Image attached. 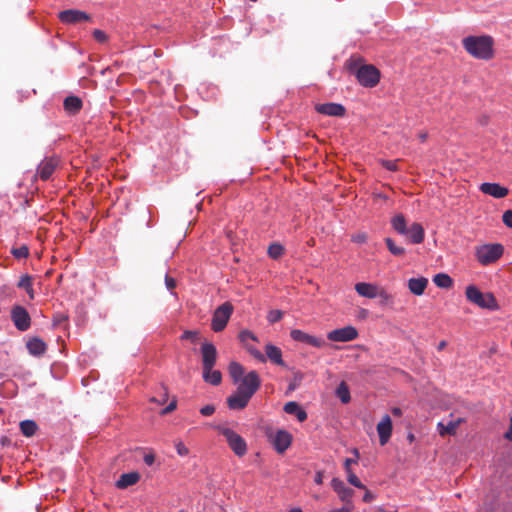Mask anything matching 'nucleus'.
Here are the masks:
<instances>
[{"label": "nucleus", "instance_id": "f257e3e1", "mask_svg": "<svg viewBox=\"0 0 512 512\" xmlns=\"http://www.w3.org/2000/svg\"><path fill=\"white\" fill-rule=\"evenodd\" d=\"M462 45L473 58L490 60L494 57V39L490 35L467 36L462 39Z\"/></svg>", "mask_w": 512, "mask_h": 512}, {"label": "nucleus", "instance_id": "f03ea898", "mask_svg": "<svg viewBox=\"0 0 512 512\" xmlns=\"http://www.w3.org/2000/svg\"><path fill=\"white\" fill-rule=\"evenodd\" d=\"M392 228L400 235L406 236L411 243L420 244L424 241L425 232L420 223L414 222L407 227L403 214H396L391 220Z\"/></svg>", "mask_w": 512, "mask_h": 512}, {"label": "nucleus", "instance_id": "7ed1b4c3", "mask_svg": "<svg viewBox=\"0 0 512 512\" xmlns=\"http://www.w3.org/2000/svg\"><path fill=\"white\" fill-rule=\"evenodd\" d=\"M466 298L469 302L477 305L482 309H497V301L492 293H482L475 285H469L465 291Z\"/></svg>", "mask_w": 512, "mask_h": 512}, {"label": "nucleus", "instance_id": "20e7f679", "mask_svg": "<svg viewBox=\"0 0 512 512\" xmlns=\"http://www.w3.org/2000/svg\"><path fill=\"white\" fill-rule=\"evenodd\" d=\"M504 252V247L499 243L484 244L476 248V258L482 265L496 262Z\"/></svg>", "mask_w": 512, "mask_h": 512}, {"label": "nucleus", "instance_id": "39448f33", "mask_svg": "<svg viewBox=\"0 0 512 512\" xmlns=\"http://www.w3.org/2000/svg\"><path fill=\"white\" fill-rule=\"evenodd\" d=\"M220 433L225 437L231 450L239 457L247 452V444L245 440L235 431L227 427H218Z\"/></svg>", "mask_w": 512, "mask_h": 512}, {"label": "nucleus", "instance_id": "423d86ee", "mask_svg": "<svg viewBox=\"0 0 512 512\" xmlns=\"http://www.w3.org/2000/svg\"><path fill=\"white\" fill-rule=\"evenodd\" d=\"M355 75L364 87H375L380 80V71L373 65H362L356 70Z\"/></svg>", "mask_w": 512, "mask_h": 512}, {"label": "nucleus", "instance_id": "0eeeda50", "mask_svg": "<svg viewBox=\"0 0 512 512\" xmlns=\"http://www.w3.org/2000/svg\"><path fill=\"white\" fill-rule=\"evenodd\" d=\"M233 312V306L230 302L220 305L213 314L211 328L214 332H220L226 327Z\"/></svg>", "mask_w": 512, "mask_h": 512}, {"label": "nucleus", "instance_id": "6e6552de", "mask_svg": "<svg viewBox=\"0 0 512 512\" xmlns=\"http://www.w3.org/2000/svg\"><path fill=\"white\" fill-rule=\"evenodd\" d=\"M267 437L275 450L280 454L284 453L292 442V435L283 429L277 430L276 432H267Z\"/></svg>", "mask_w": 512, "mask_h": 512}, {"label": "nucleus", "instance_id": "1a4fd4ad", "mask_svg": "<svg viewBox=\"0 0 512 512\" xmlns=\"http://www.w3.org/2000/svg\"><path fill=\"white\" fill-rule=\"evenodd\" d=\"M239 382L237 390L245 392L250 397H253L261 386V380L256 371H250Z\"/></svg>", "mask_w": 512, "mask_h": 512}, {"label": "nucleus", "instance_id": "9d476101", "mask_svg": "<svg viewBox=\"0 0 512 512\" xmlns=\"http://www.w3.org/2000/svg\"><path fill=\"white\" fill-rule=\"evenodd\" d=\"M290 337L294 341L305 343L315 348H322L326 345V341L323 338L310 335L300 329L291 330Z\"/></svg>", "mask_w": 512, "mask_h": 512}, {"label": "nucleus", "instance_id": "9b49d317", "mask_svg": "<svg viewBox=\"0 0 512 512\" xmlns=\"http://www.w3.org/2000/svg\"><path fill=\"white\" fill-rule=\"evenodd\" d=\"M11 319L15 327L20 331H26L31 324L29 313L22 306H15L11 311Z\"/></svg>", "mask_w": 512, "mask_h": 512}, {"label": "nucleus", "instance_id": "f8f14e48", "mask_svg": "<svg viewBox=\"0 0 512 512\" xmlns=\"http://www.w3.org/2000/svg\"><path fill=\"white\" fill-rule=\"evenodd\" d=\"M358 336L357 330L353 326H346L340 329H335L327 334V338L334 342H348L356 339Z\"/></svg>", "mask_w": 512, "mask_h": 512}, {"label": "nucleus", "instance_id": "ddd939ff", "mask_svg": "<svg viewBox=\"0 0 512 512\" xmlns=\"http://www.w3.org/2000/svg\"><path fill=\"white\" fill-rule=\"evenodd\" d=\"M59 165V159L55 156L46 157L37 168V175L41 180H48Z\"/></svg>", "mask_w": 512, "mask_h": 512}, {"label": "nucleus", "instance_id": "4468645a", "mask_svg": "<svg viewBox=\"0 0 512 512\" xmlns=\"http://www.w3.org/2000/svg\"><path fill=\"white\" fill-rule=\"evenodd\" d=\"M315 110L326 116H332V117H344L346 114V108L339 103H323V104H316Z\"/></svg>", "mask_w": 512, "mask_h": 512}, {"label": "nucleus", "instance_id": "2eb2a0df", "mask_svg": "<svg viewBox=\"0 0 512 512\" xmlns=\"http://www.w3.org/2000/svg\"><path fill=\"white\" fill-rule=\"evenodd\" d=\"M59 19L65 24H76L90 20V16L80 10L68 9L59 13Z\"/></svg>", "mask_w": 512, "mask_h": 512}, {"label": "nucleus", "instance_id": "dca6fc26", "mask_svg": "<svg viewBox=\"0 0 512 512\" xmlns=\"http://www.w3.org/2000/svg\"><path fill=\"white\" fill-rule=\"evenodd\" d=\"M331 486L344 504L351 505L354 495V491L351 488L347 487L344 482L338 478L332 479Z\"/></svg>", "mask_w": 512, "mask_h": 512}, {"label": "nucleus", "instance_id": "f3484780", "mask_svg": "<svg viewBox=\"0 0 512 512\" xmlns=\"http://www.w3.org/2000/svg\"><path fill=\"white\" fill-rule=\"evenodd\" d=\"M377 433L379 435V442L383 446L388 443L392 435V420L389 415H384L381 421L376 426Z\"/></svg>", "mask_w": 512, "mask_h": 512}, {"label": "nucleus", "instance_id": "a211bd4d", "mask_svg": "<svg viewBox=\"0 0 512 512\" xmlns=\"http://www.w3.org/2000/svg\"><path fill=\"white\" fill-rule=\"evenodd\" d=\"M201 356L203 368L214 367L217 360L216 347L209 342H204L201 345Z\"/></svg>", "mask_w": 512, "mask_h": 512}, {"label": "nucleus", "instance_id": "6ab92c4d", "mask_svg": "<svg viewBox=\"0 0 512 512\" xmlns=\"http://www.w3.org/2000/svg\"><path fill=\"white\" fill-rule=\"evenodd\" d=\"M251 398L245 392L236 390L227 398V406L231 410H242L248 405Z\"/></svg>", "mask_w": 512, "mask_h": 512}, {"label": "nucleus", "instance_id": "aec40b11", "mask_svg": "<svg viewBox=\"0 0 512 512\" xmlns=\"http://www.w3.org/2000/svg\"><path fill=\"white\" fill-rule=\"evenodd\" d=\"M480 191L484 194L490 195L494 198L501 199L508 195V188L501 186L498 183L485 182L480 185Z\"/></svg>", "mask_w": 512, "mask_h": 512}, {"label": "nucleus", "instance_id": "412c9836", "mask_svg": "<svg viewBox=\"0 0 512 512\" xmlns=\"http://www.w3.org/2000/svg\"><path fill=\"white\" fill-rule=\"evenodd\" d=\"M63 107L67 114L76 115L81 111L83 102L81 98L71 95L64 99Z\"/></svg>", "mask_w": 512, "mask_h": 512}, {"label": "nucleus", "instance_id": "4be33fe9", "mask_svg": "<svg viewBox=\"0 0 512 512\" xmlns=\"http://www.w3.org/2000/svg\"><path fill=\"white\" fill-rule=\"evenodd\" d=\"M379 286L372 283L359 282L355 284L356 292L365 298L374 299L377 298V291Z\"/></svg>", "mask_w": 512, "mask_h": 512}, {"label": "nucleus", "instance_id": "5701e85b", "mask_svg": "<svg viewBox=\"0 0 512 512\" xmlns=\"http://www.w3.org/2000/svg\"><path fill=\"white\" fill-rule=\"evenodd\" d=\"M266 359H269L273 364L285 367L286 364L282 358V351L279 347L273 344L265 346Z\"/></svg>", "mask_w": 512, "mask_h": 512}, {"label": "nucleus", "instance_id": "b1692460", "mask_svg": "<svg viewBox=\"0 0 512 512\" xmlns=\"http://www.w3.org/2000/svg\"><path fill=\"white\" fill-rule=\"evenodd\" d=\"M140 480V474L136 471L129 473H123L116 481V487L118 489H125L129 486L135 485Z\"/></svg>", "mask_w": 512, "mask_h": 512}, {"label": "nucleus", "instance_id": "393cba45", "mask_svg": "<svg viewBox=\"0 0 512 512\" xmlns=\"http://www.w3.org/2000/svg\"><path fill=\"white\" fill-rule=\"evenodd\" d=\"M428 284L425 277L411 278L408 281V288L414 295L420 296L424 293Z\"/></svg>", "mask_w": 512, "mask_h": 512}, {"label": "nucleus", "instance_id": "a878e982", "mask_svg": "<svg viewBox=\"0 0 512 512\" xmlns=\"http://www.w3.org/2000/svg\"><path fill=\"white\" fill-rule=\"evenodd\" d=\"M283 409L287 414L295 415L297 417L298 421H300V422H303L307 419L306 411L304 409H302L297 402H294V401L287 402L284 405Z\"/></svg>", "mask_w": 512, "mask_h": 512}, {"label": "nucleus", "instance_id": "bb28decb", "mask_svg": "<svg viewBox=\"0 0 512 512\" xmlns=\"http://www.w3.org/2000/svg\"><path fill=\"white\" fill-rule=\"evenodd\" d=\"M203 380L213 386H218L222 381V374L219 370H213V367L203 368Z\"/></svg>", "mask_w": 512, "mask_h": 512}, {"label": "nucleus", "instance_id": "cd10ccee", "mask_svg": "<svg viewBox=\"0 0 512 512\" xmlns=\"http://www.w3.org/2000/svg\"><path fill=\"white\" fill-rule=\"evenodd\" d=\"M27 349L34 356H41L47 349L46 343L40 338H32L27 342Z\"/></svg>", "mask_w": 512, "mask_h": 512}, {"label": "nucleus", "instance_id": "c85d7f7f", "mask_svg": "<svg viewBox=\"0 0 512 512\" xmlns=\"http://www.w3.org/2000/svg\"><path fill=\"white\" fill-rule=\"evenodd\" d=\"M460 423L461 419L456 421H449L446 425L442 422L438 423L439 434L441 436L454 435Z\"/></svg>", "mask_w": 512, "mask_h": 512}, {"label": "nucleus", "instance_id": "c756f323", "mask_svg": "<svg viewBox=\"0 0 512 512\" xmlns=\"http://www.w3.org/2000/svg\"><path fill=\"white\" fill-rule=\"evenodd\" d=\"M229 375L234 383H238L244 377V367L238 362H231L228 367Z\"/></svg>", "mask_w": 512, "mask_h": 512}, {"label": "nucleus", "instance_id": "7c9ffc66", "mask_svg": "<svg viewBox=\"0 0 512 512\" xmlns=\"http://www.w3.org/2000/svg\"><path fill=\"white\" fill-rule=\"evenodd\" d=\"M433 282L435 285L439 288H451L453 286V280L452 278L445 273H438L434 276Z\"/></svg>", "mask_w": 512, "mask_h": 512}, {"label": "nucleus", "instance_id": "2f4dec72", "mask_svg": "<svg viewBox=\"0 0 512 512\" xmlns=\"http://www.w3.org/2000/svg\"><path fill=\"white\" fill-rule=\"evenodd\" d=\"M38 429V426L33 420H23L20 422V431L26 437L33 436Z\"/></svg>", "mask_w": 512, "mask_h": 512}, {"label": "nucleus", "instance_id": "473e14b6", "mask_svg": "<svg viewBox=\"0 0 512 512\" xmlns=\"http://www.w3.org/2000/svg\"><path fill=\"white\" fill-rule=\"evenodd\" d=\"M486 512H512V503L497 501L486 508Z\"/></svg>", "mask_w": 512, "mask_h": 512}, {"label": "nucleus", "instance_id": "72a5a7b5", "mask_svg": "<svg viewBox=\"0 0 512 512\" xmlns=\"http://www.w3.org/2000/svg\"><path fill=\"white\" fill-rule=\"evenodd\" d=\"M336 396L341 400L342 403L347 404L351 400L350 390L346 382L342 381L337 389Z\"/></svg>", "mask_w": 512, "mask_h": 512}, {"label": "nucleus", "instance_id": "f704fd0d", "mask_svg": "<svg viewBox=\"0 0 512 512\" xmlns=\"http://www.w3.org/2000/svg\"><path fill=\"white\" fill-rule=\"evenodd\" d=\"M18 287L24 289L31 299L34 298V290L32 288V277L29 275H24L20 278L18 282Z\"/></svg>", "mask_w": 512, "mask_h": 512}, {"label": "nucleus", "instance_id": "c9c22d12", "mask_svg": "<svg viewBox=\"0 0 512 512\" xmlns=\"http://www.w3.org/2000/svg\"><path fill=\"white\" fill-rule=\"evenodd\" d=\"M385 243L391 254L395 256H402L405 253V249L401 246H397L391 238H386Z\"/></svg>", "mask_w": 512, "mask_h": 512}, {"label": "nucleus", "instance_id": "e433bc0d", "mask_svg": "<svg viewBox=\"0 0 512 512\" xmlns=\"http://www.w3.org/2000/svg\"><path fill=\"white\" fill-rule=\"evenodd\" d=\"M283 253H284V248L280 244L274 243L268 247V255L272 259L280 258L283 255Z\"/></svg>", "mask_w": 512, "mask_h": 512}, {"label": "nucleus", "instance_id": "4c0bfd02", "mask_svg": "<svg viewBox=\"0 0 512 512\" xmlns=\"http://www.w3.org/2000/svg\"><path fill=\"white\" fill-rule=\"evenodd\" d=\"M345 471L347 473V480H348V482L351 485H353V486H355V487H357L359 489H365V485H363L361 483L359 478L353 473L352 469H348V470H345Z\"/></svg>", "mask_w": 512, "mask_h": 512}, {"label": "nucleus", "instance_id": "58836bf2", "mask_svg": "<svg viewBox=\"0 0 512 512\" xmlns=\"http://www.w3.org/2000/svg\"><path fill=\"white\" fill-rule=\"evenodd\" d=\"M377 298H380L381 303H383V304L390 303L393 300V296L380 286L377 291Z\"/></svg>", "mask_w": 512, "mask_h": 512}, {"label": "nucleus", "instance_id": "ea45409f", "mask_svg": "<svg viewBox=\"0 0 512 512\" xmlns=\"http://www.w3.org/2000/svg\"><path fill=\"white\" fill-rule=\"evenodd\" d=\"M283 317V312L280 311V310H271L269 311L268 315H267V320L270 322V323H276L278 321H280Z\"/></svg>", "mask_w": 512, "mask_h": 512}, {"label": "nucleus", "instance_id": "a19ab883", "mask_svg": "<svg viewBox=\"0 0 512 512\" xmlns=\"http://www.w3.org/2000/svg\"><path fill=\"white\" fill-rule=\"evenodd\" d=\"M12 254L14 257L20 259V258H26L29 255V249L27 246L23 245L19 248H15L12 250Z\"/></svg>", "mask_w": 512, "mask_h": 512}, {"label": "nucleus", "instance_id": "79ce46f5", "mask_svg": "<svg viewBox=\"0 0 512 512\" xmlns=\"http://www.w3.org/2000/svg\"><path fill=\"white\" fill-rule=\"evenodd\" d=\"M183 340H191L192 342H196L199 339V332L192 330H185L181 336Z\"/></svg>", "mask_w": 512, "mask_h": 512}, {"label": "nucleus", "instance_id": "37998d69", "mask_svg": "<svg viewBox=\"0 0 512 512\" xmlns=\"http://www.w3.org/2000/svg\"><path fill=\"white\" fill-rule=\"evenodd\" d=\"M167 400H168V391H167V388L164 386L161 387V394H160L159 398H156V397L151 398L152 402H156L160 405H163L164 403H166Z\"/></svg>", "mask_w": 512, "mask_h": 512}, {"label": "nucleus", "instance_id": "c03bdc74", "mask_svg": "<svg viewBox=\"0 0 512 512\" xmlns=\"http://www.w3.org/2000/svg\"><path fill=\"white\" fill-rule=\"evenodd\" d=\"M381 164L387 170L397 171L398 170V160H382Z\"/></svg>", "mask_w": 512, "mask_h": 512}, {"label": "nucleus", "instance_id": "a18cd8bd", "mask_svg": "<svg viewBox=\"0 0 512 512\" xmlns=\"http://www.w3.org/2000/svg\"><path fill=\"white\" fill-rule=\"evenodd\" d=\"M368 239V236L365 232H358L352 236V241L357 244H364L366 243Z\"/></svg>", "mask_w": 512, "mask_h": 512}, {"label": "nucleus", "instance_id": "49530a36", "mask_svg": "<svg viewBox=\"0 0 512 512\" xmlns=\"http://www.w3.org/2000/svg\"><path fill=\"white\" fill-rule=\"evenodd\" d=\"M239 339L241 342L245 343L246 340L251 339L253 341H256V336L249 330H243L239 333Z\"/></svg>", "mask_w": 512, "mask_h": 512}, {"label": "nucleus", "instance_id": "de8ad7c7", "mask_svg": "<svg viewBox=\"0 0 512 512\" xmlns=\"http://www.w3.org/2000/svg\"><path fill=\"white\" fill-rule=\"evenodd\" d=\"M304 375L303 373L297 371L294 373V381L289 385V390L293 391L296 389V387L300 384V382L303 380Z\"/></svg>", "mask_w": 512, "mask_h": 512}, {"label": "nucleus", "instance_id": "09e8293b", "mask_svg": "<svg viewBox=\"0 0 512 512\" xmlns=\"http://www.w3.org/2000/svg\"><path fill=\"white\" fill-rule=\"evenodd\" d=\"M502 221L507 227L512 228V210L503 213Z\"/></svg>", "mask_w": 512, "mask_h": 512}, {"label": "nucleus", "instance_id": "8fccbe9b", "mask_svg": "<svg viewBox=\"0 0 512 512\" xmlns=\"http://www.w3.org/2000/svg\"><path fill=\"white\" fill-rule=\"evenodd\" d=\"M94 39L100 43H103L107 40V35L104 31L96 29L93 32Z\"/></svg>", "mask_w": 512, "mask_h": 512}, {"label": "nucleus", "instance_id": "3c124183", "mask_svg": "<svg viewBox=\"0 0 512 512\" xmlns=\"http://www.w3.org/2000/svg\"><path fill=\"white\" fill-rule=\"evenodd\" d=\"M248 351L255 359L259 360L260 362L266 361L265 355L262 354L259 350L255 349V348H248Z\"/></svg>", "mask_w": 512, "mask_h": 512}, {"label": "nucleus", "instance_id": "603ef678", "mask_svg": "<svg viewBox=\"0 0 512 512\" xmlns=\"http://www.w3.org/2000/svg\"><path fill=\"white\" fill-rule=\"evenodd\" d=\"M177 407V401L176 399H173L168 406H166L164 409L161 410V415H166L174 411Z\"/></svg>", "mask_w": 512, "mask_h": 512}, {"label": "nucleus", "instance_id": "864d4df0", "mask_svg": "<svg viewBox=\"0 0 512 512\" xmlns=\"http://www.w3.org/2000/svg\"><path fill=\"white\" fill-rule=\"evenodd\" d=\"M175 448L180 456H186L189 453L188 448L182 442H177Z\"/></svg>", "mask_w": 512, "mask_h": 512}, {"label": "nucleus", "instance_id": "5fc2aeb1", "mask_svg": "<svg viewBox=\"0 0 512 512\" xmlns=\"http://www.w3.org/2000/svg\"><path fill=\"white\" fill-rule=\"evenodd\" d=\"M215 412V406L214 405H206L200 409V413L203 416H211Z\"/></svg>", "mask_w": 512, "mask_h": 512}, {"label": "nucleus", "instance_id": "6e6d98bb", "mask_svg": "<svg viewBox=\"0 0 512 512\" xmlns=\"http://www.w3.org/2000/svg\"><path fill=\"white\" fill-rule=\"evenodd\" d=\"M165 285L168 290L172 291L176 287V280L169 275L165 276Z\"/></svg>", "mask_w": 512, "mask_h": 512}, {"label": "nucleus", "instance_id": "4d7b16f0", "mask_svg": "<svg viewBox=\"0 0 512 512\" xmlns=\"http://www.w3.org/2000/svg\"><path fill=\"white\" fill-rule=\"evenodd\" d=\"M365 493L363 495V501L370 503L375 499V495L365 487Z\"/></svg>", "mask_w": 512, "mask_h": 512}, {"label": "nucleus", "instance_id": "13d9d810", "mask_svg": "<svg viewBox=\"0 0 512 512\" xmlns=\"http://www.w3.org/2000/svg\"><path fill=\"white\" fill-rule=\"evenodd\" d=\"M143 460L146 465L151 466L155 462V455L153 453L145 454Z\"/></svg>", "mask_w": 512, "mask_h": 512}, {"label": "nucleus", "instance_id": "bf43d9fd", "mask_svg": "<svg viewBox=\"0 0 512 512\" xmlns=\"http://www.w3.org/2000/svg\"><path fill=\"white\" fill-rule=\"evenodd\" d=\"M352 509H353V504L351 503V505L344 504V506L342 508L334 509L331 512H351Z\"/></svg>", "mask_w": 512, "mask_h": 512}, {"label": "nucleus", "instance_id": "052dcab7", "mask_svg": "<svg viewBox=\"0 0 512 512\" xmlns=\"http://www.w3.org/2000/svg\"><path fill=\"white\" fill-rule=\"evenodd\" d=\"M357 462H358L357 459L346 458L345 461H344L345 470L351 469V465L352 464H357Z\"/></svg>", "mask_w": 512, "mask_h": 512}, {"label": "nucleus", "instance_id": "680f3d73", "mask_svg": "<svg viewBox=\"0 0 512 512\" xmlns=\"http://www.w3.org/2000/svg\"><path fill=\"white\" fill-rule=\"evenodd\" d=\"M323 476H324L323 472L318 471L314 478L315 483L318 485H321L323 483Z\"/></svg>", "mask_w": 512, "mask_h": 512}, {"label": "nucleus", "instance_id": "e2e57ef3", "mask_svg": "<svg viewBox=\"0 0 512 512\" xmlns=\"http://www.w3.org/2000/svg\"><path fill=\"white\" fill-rule=\"evenodd\" d=\"M391 412H392V414H393L394 416H396V417H401V416H402V414H403L402 409H401V408H399V407H393V408L391 409Z\"/></svg>", "mask_w": 512, "mask_h": 512}, {"label": "nucleus", "instance_id": "0e129e2a", "mask_svg": "<svg viewBox=\"0 0 512 512\" xmlns=\"http://www.w3.org/2000/svg\"><path fill=\"white\" fill-rule=\"evenodd\" d=\"M505 438L508 440H512V418H511L510 427H509L508 431L505 433Z\"/></svg>", "mask_w": 512, "mask_h": 512}, {"label": "nucleus", "instance_id": "69168bd1", "mask_svg": "<svg viewBox=\"0 0 512 512\" xmlns=\"http://www.w3.org/2000/svg\"><path fill=\"white\" fill-rule=\"evenodd\" d=\"M427 137H428V134H427V133H425V132H422V133H419V134H418V138H419V140H420L421 142H424V141L427 139Z\"/></svg>", "mask_w": 512, "mask_h": 512}, {"label": "nucleus", "instance_id": "338daca9", "mask_svg": "<svg viewBox=\"0 0 512 512\" xmlns=\"http://www.w3.org/2000/svg\"><path fill=\"white\" fill-rule=\"evenodd\" d=\"M447 345V342L445 340H442L439 344H438V350H443Z\"/></svg>", "mask_w": 512, "mask_h": 512}, {"label": "nucleus", "instance_id": "774afa93", "mask_svg": "<svg viewBox=\"0 0 512 512\" xmlns=\"http://www.w3.org/2000/svg\"><path fill=\"white\" fill-rule=\"evenodd\" d=\"M377 511H378V512H398L396 509H395V510H392V511H388V510H386V509H385V508H383V507H378V508H377Z\"/></svg>", "mask_w": 512, "mask_h": 512}]
</instances>
